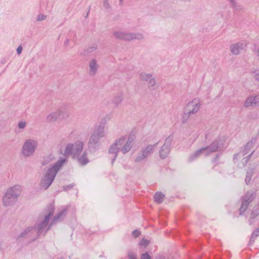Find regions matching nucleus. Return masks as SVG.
I'll return each mask as SVG.
<instances>
[{"label": "nucleus", "instance_id": "dca6fc26", "mask_svg": "<svg viewBox=\"0 0 259 259\" xmlns=\"http://www.w3.org/2000/svg\"><path fill=\"white\" fill-rule=\"evenodd\" d=\"M253 106H259V94L248 96L244 102V107L245 108Z\"/></svg>", "mask_w": 259, "mask_h": 259}, {"label": "nucleus", "instance_id": "9b49d317", "mask_svg": "<svg viewBox=\"0 0 259 259\" xmlns=\"http://www.w3.org/2000/svg\"><path fill=\"white\" fill-rule=\"evenodd\" d=\"M257 138V137L252 138L245 145L243 151L234 155V159H241L243 156L248 153L254 148Z\"/></svg>", "mask_w": 259, "mask_h": 259}, {"label": "nucleus", "instance_id": "c03bdc74", "mask_svg": "<svg viewBox=\"0 0 259 259\" xmlns=\"http://www.w3.org/2000/svg\"><path fill=\"white\" fill-rule=\"evenodd\" d=\"M69 40L68 39H66L65 41H64V45L66 46H67L68 45V44H69Z\"/></svg>", "mask_w": 259, "mask_h": 259}, {"label": "nucleus", "instance_id": "5701e85b", "mask_svg": "<svg viewBox=\"0 0 259 259\" xmlns=\"http://www.w3.org/2000/svg\"><path fill=\"white\" fill-rule=\"evenodd\" d=\"M66 210L65 209L58 212L56 215L53 218L52 222L51 223V225L55 223L58 221L61 220L66 215Z\"/></svg>", "mask_w": 259, "mask_h": 259}, {"label": "nucleus", "instance_id": "ea45409f", "mask_svg": "<svg viewBox=\"0 0 259 259\" xmlns=\"http://www.w3.org/2000/svg\"><path fill=\"white\" fill-rule=\"evenodd\" d=\"M128 258L129 259H137L136 254L133 253H130L128 254Z\"/></svg>", "mask_w": 259, "mask_h": 259}, {"label": "nucleus", "instance_id": "393cba45", "mask_svg": "<svg viewBox=\"0 0 259 259\" xmlns=\"http://www.w3.org/2000/svg\"><path fill=\"white\" fill-rule=\"evenodd\" d=\"M164 195L161 192H158L155 194L154 196V201L158 204L161 203L164 199Z\"/></svg>", "mask_w": 259, "mask_h": 259}, {"label": "nucleus", "instance_id": "473e14b6", "mask_svg": "<svg viewBox=\"0 0 259 259\" xmlns=\"http://www.w3.org/2000/svg\"><path fill=\"white\" fill-rule=\"evenodd\" d=\"M231 7L232 9H233L235 11H240L242 10L241 6L240 5H238L236 1H234V4H230Z\"/></svg>", "mask_w": 259, "mask_h": 259}, {"label": "nucleus", "instance_id": "4c0bfd02", "mask_svg": "<svg viewBox=\"0 0 259 259\" xmlns=\"http://www.w3.org/2000/svg\"><path fill=\"white\" fill-rule=\"evenodd\" d=\"M254 152V150H253L252 151L248 156H247L246 157H245L244 158V159L245 160V163H246L249 161V160L250 159L251 156L252 155Z\"/></svg>", "mask_w": 259, "mask_h": 259}, {"label": "nucleus", "instance_id": "423d86ee", "mask_svg": "<svg viewBox=\"0 0 259 259\" xmlns=\"http://www.w3.org/2000/svg\"><path fill=\"white\" fill-rule=\"evenodd\" d=\"M113 36L116 39L125 41L140 40L144 38V35L142 33L128 32L122 30L113 31Z\"/></svg>", "mask_w": 259, "mask_h": 259}, {"label": "nucleus", "instance_id": "c756f323", "mask_svg": "<svg viewBox=\"0 0 259 259\" xmlns=\"http://www.w3.org/2000/svg\"><path fill=\"white\" fill-rule=\"evenodd\" d=\"M191 115L192 114L191 113H189V111H186L185 110V112L183 113L182 116V122L183 123H186Z\"/></svg>", "mask_w": 259, "mask_h": 259}, {"label": "nucleus", "instance_id": "4be33fe9", "mask_svg": "<svg viewBox=\"0 0 259 259\" xmlns=\"http://www.w3.org/2000/svg\"><path fill=\"white\" fill-rule=\"evenodd\" d=\"M27 125V122L24 120H20L18 123L15 131L18 133H22L24 131Z\"/></svg>", "mask_w": 259, "mask_h": 259}, {"label": "nucleus", "instance_id": "de8ad7c7", "mask_svg": "<svg viewBox=\"0 0 259 259\" xmlns=\"http://www.w3.org/2000/svg\"><path fill=\"white\" fill-rule=\"evenodd\" d=\"M69 188H72V186H70H70H66V187H64V190H66V189H67V188H69Z\"/></svg>", "mask_w": 259, "mask_h": 259}, {"label": "nucleus", "instance_id": "7ed1b4c3", "mask_svg": "<svg viewBox=\"0 0 259 259\" xmlns=\"http://www.w3.org/2000/svg\"><path fill=\"white\" fill-rule=\"evenodd\" d=\"M22 192V187L20 185H15L8 187L5 191L2 198L3 206L11 207L17 202Z\"/></svg>", "mask_w": 259, "mask_h": 259}, {"label": "nucleus", "instance_id": "c85d7f7f", "mask_svg": "<svg viewBox=\"0 0 259 259\" xmlns=\"http://www.w3.org/2000/svg\"><path fill=\"white\" fill-rule=\"evenodd\" d=\"M251 74L254 79L259 82V69L253 68L251 71Z\"/></svg>", "mask_w": 259, "mask_h": 259}, {"label": "nucleus", "instance_id": "2f4dec72", "mask_svg": "<svg viewBox=\"0 0 259 259\" xmlns=\"http://www.w3.org/2000/svg\"><path fill=\"white\" fill-rule=\"evenodd\" d=\"M259 235V228L256 229L252 234L250 241L253 242L255 239Z\"/></svg>", "mask_w": 259, "mask_h": 259}, {"label": "nucleus", "instance_id": "20e7f679", "mask_svg": "<svg viewBox=\"0 0 259 259\" xmlns=\"http://www.w3.org/2000/svg\"><path fill=\"white\" fill-rule=\"evenodd\" d=\"M133 144V140L127 139L124 136L117 139L109 148V153L113 154L112 162L115 160L119 152L123 154L128 152L132 148Z\"/></svg>", "mask_w": 259, "mask_h": 259}, {"label": "nucleus", "instance_id": "b1692460", "mask_svg": "<svg viewBox=\"0 0 259 259\" xmlns=\"http://www.w3.org/2000/svg\"><path fill=\"white\" fill-rule=\"evenodd\" d=\"M55 159V155L53 154H49V155L44 157L43 158L41 163L43 165L47 164L54 161Z\"/></svg>", "mask_w": 259, "mask_h": 259}, {"label": "nucleus", "instance_id": "6ab92c4d", "mask_svg": "<svg viewBox=\"0 0 259 259\" xmlns=\"http://www.w3.org/2000/svg\"><path fill=\"white\" fill-rule=\"evenodd\" d=\"M88 153L86 151H83L82 153L77 154L76 156L73 157L76 159L77 162L81 165H85L89 162V159L87 157Z\"/></svg>", "mask_w": 259, "mask_h": 259}, {"label": "nucleus", "instance_id": "a878e982", "mask_svg": "<svg viewBox=\"0 0 259 259\" xmlns=\"http://www.w3.org/2000/svg\"><path fill=\"white\" fill-rule=\"evenodd\" d=\"M152 75V74L151 73L143 71L139 73V76L140 80L146 82L148 78L150 77Z\"/></svg>", "mask_w": 259, "mask_h": 259}, {"label": "nucleus", "instance_id": "37998d69", "mask_svg": "<svg viewBox=\"0 0 259 259\" xmlns=\"http://www.w3.org/2000/svg\"><path fill=\"white\" fill-rule=\"evenodd\" d=\"M153 75H152L150 77L148 78V79H147V80L146 81V82H147V84L150 81H151V80L152 79V78H153Z\"/></svg>", "mask_w": 259, "mask_h": 259}, {"label": "nucleus", "instance_id": "72a5a7b5", "mask_svg": "<svg viewBox=\"0 0 259 259\" xmlns=\"http://www.w3.org/2000/svg\"><path fill=\"white\" fill-rule=\"evenodd\" d=\"M149 241L144 238L142 239L139 243V245L140 246H143L145 248L146 247L149 245Z\"/></svg>", "mask_w": 259, "mask_h": 259}, {"label": "nucleus", "instance_id": "e433bc0d", "mask_svg": "<svg viewBox=\"0 0 259 259\" xmlns=\"http://www.w3.org/2000/svg\"><path fill=\"white\" fill-rule=\"evenodd\" d=\"M141 259H152V257L147 252H146L142 254Z\"/></svg>", "mask_w": 259, "mask_h": 259}, {"label": "nucleus", "instance_id": "f8f14e48", "mask_svg": "<svg viewBox=\"0 0 259 259\" xmlns=\"http://www.w3.org/2000/svg\"><path fill=\"white\" fill-rule=\"evenodd\" d=\"M201 102L199 99L195 98L186 105L185 110L192 115L197 113L200 109Z\"/></svg>", "mask_w": 259, "mask_h": 259}, {"label": "nucleus", "instance_id": "9d476101", "mask_svg": "<svg viewBox=\"0 0 259 259\" xmlns=\"http://www.w3.org/2000/svg\"><path fill=\"white\" fill-rule=\"evenodd\" d=\"M255 192L247 191L242 198V204L240 208V214L243 213L247 209L249 204L255 198Z\"/></svg>", "mask_w": 259, "mask_h": 259}, {"label": "nucleus", "instance_id": "0eeeda50", "mask_svg": "<svg viewBox=\"0 0 259 259\" xmlns=\"http://www.w3.org/2000/svg\"><path fill=\"white\" fill-rule=\"evenodd\" d=\"M83 143L80 141H77L74 143H69L66 146L64 154L71 155L73 158L76 156L77 154L82 152Z\"/></svg>", "mask_w": 259, "mask_h": 259}, {"label": "nucleus", "instance_id": "a19ab883", "mask_svg": "<svg viewBox=\"0 0 259 259\" xmlns=\"http://www.w3.org/2000/svg\"><path fill=\"white\" fill-rule=\"evenodd\" d=\"M22 51V47L21 46H20L17 49V53H18V54L19 55L21 53Z\"/></svg>", "mask_w": 259, "mask_h": 259}, {"label": "nucleus", "instance_id": "f3484780", "mask_svg": "<svg viewBox=\"0 0 259 259\" xmlns=\"http://www.w3.org/2000/svg\"><path fill=\"white\" fill-rule=\"evenodd\" d=\"M256 167L257 165L255 163L249 164L244 179V182L246 185H249L250 184L252 176L255 172Z\"/></svg>", "mask_w": 259, "mask_h": 259}, {"label": "nucleus", "instance_id": "aec40b11", "mask_svg": "<svg viewBox=\"0 0 259 259\" xmlns=\"http://www.w3.org/2000/svg\"><path fill=\"white\" fill-rule=\"evenodd\" d=\"M259 215V202L255 205L250 213V217L248 220L249 225H252L254 222L255 219L257 216Z\"/></svg>", "mask_w": 259, "mask_h": 259}, {"label": "nucleus", "instance_id": "6e6552de", "mask_svg": "<svg viewBox=\"0 0 259 259\" xmlns=\"http://www.w3.org/2000/svg\"><path fill=\"white\" fill-rule=\"evenodd\" d=\"M106 135L103 126H99L96 127L93 132L89 140L88 144L90 147L94 146L97 145L99 140Z\"/></svg>", "mask_w": 259, "mask_h": 259}, {"label": "nucleus", "instance_id": "a211bd4d", "mask_svg": "<svg viewBox=\"0 0 259 259\" xmlns=\"http://www.w3.org/2000/svg\"><path fill=\"white\" fill-rule=\"evenodd\" d=\"M89 73L91 76L96 74L99 68L98 61L95 59H92L89 62Z\"/></svg>", "mask_w": 259, "mask_h": 259}, {"label": "nucleus", "instance_id": "09e8293b", "mask_svg": "<svg viewBox=\"0 0 259 259\" xmlns=\"http://www.w3.org/2000/svg\"><path fill=\"white\" fill-rule=\"evenodd\" d=\"M121 1H122V0H120Z\"/></svg>", "mask_w": 259, "mask_h": 259}, {"label": "nucleus", "instance_id": "39448f33", "mask_svg": "<svg viewBox=\"0 0 259 259\" xmlns=\"http://www.w3.org/2000/svg\"><path fill=\"white\" fill-rule=\"evenodd\" d=\"M38 147V141L33 138L26 139L22 146L21 154L23 157L28 158L33 156Z\"/></svg>", "mask_w": 259, "mask_h": 259}, {"label": "nucleus", "instance_id": "f03ea898", "mask_svg": "<svg viewBox=\"0 0 259 259\" xmlns=\"http://www.w3.org/2000/svg\"><path fill=\"white\" fill-rule=\"evenodd\" d=\"M66 160V157H61L47 169L41 179L40 186L41 188L46 190L51 186L58 171L65 163Z\"/></svg>", "mask_w": 259, "mask_h": 259}, {"label": "nucleus", "instance_id": "1a4fd4ad", "mask_svg": "<svg viewBox=\"0 0 259 259\" xmlns=\"http://www.w3.org/2000/svg\"><path fill=\"white\" fill-rule=\"evenodd\" d=\"M218 143L217 141L213 142L209 147L201 148L190 156V160H193L201 155L207 156L209 153L216 151L218 149Z\"/></svg>", "mask_w": 259, "mask_h": 259}, {"label": "nucleus", "instance_id": "412c9836", "mask_svg": "<svg viewBox=\"0 0 259 259\" xmlns=\"http://www.w3.org/2000/svg\"><path fill=\"white\" fill-rule=\"evenodd\" d=\"M158 142L154 144L148 145L142 151L145 153L146 156L147 157L150 155L154 151V150L156 148Z\"/></svg>", "mask_w": 259, "mask_h": 259}, {"label": "nucleus", "instance_id": "a18cd8bd", "mask_svg": "<svg viewBox=\"0 0 259 259\" xmlns=\"http://www.w3.org/2000/svg\"><path fill=\"white\" fill-rule=\"evenodd\" d=\"M255 55L259 58V49L256 50Z\"/></svg>", "mask_w": 259, "mask_h": 259}, {"label": "nucleus", "instance_id": "4468645a", "mask_svg": "<svg viewBox=\"0 0 259 259\" xmlns=\"http://www.w3.org/2000/svg\"><path fill=\"white\" fill-rule=\"evenodd\" d=\"M68 116L69 115L68 113L61 109H58L49 113L46 116V120L48 122H53L56 121L60 117H61L62 119H64L65 117H68Z\"/></svg>", "mask_w": 259, "mask_h": 259}, {"label": "nucleus", "instance_id": "c9c22d12", "mask_svg": "<svg viewBox=\"0 0 259 259\" xmlns=\"http://www.w3.org/2000/svg\"><path fill=\"white\" fill-rule=\"evenodd\" d=\"M123 100L122 97L121 96H118L115 97L114 102L116 104L120 103Z\"/></svg>", "mask_w": 259, "mask_h": 259}, {"label": "nucleus", "instance_id": "f257e3e1", "mask_svg": "<svg viewBox=\"0 0 259 259\" xmlns=\"http://www.w3.org/2000/svg\"><path fill=\"white\" fill-rule=\"evenodd\" d=\"M54 211L53 205L48 206L46 212L43 216H40L37 221V225L35 228L28 227L20 234L18 238L24 237L27 236H31L33 234H37V236L44 235L49 230L48 226L50 217Z\"/></svg>", "mask_w": 259, "mask_h": 259}, {"label": "nucleus", "instance_id": "bb28decb", "mask_svg": "<svg viewBox=\"0 0 259 259\" xmlns=\"http://www.w3.org/2000/svg\"><path fill=\"white\" fill-rule=\"evenodd\" d=\"M148 88L152 90H155L157 87V83L156 78L153 77L151 81H150L148 84Z\"/></svg>", "mask_w": 259, "mask_h": 259}, {"label": "nucleus", "instance_id": "49530a36", "mask_svg": "<svg viewBox=\"0 0 259 259\" xmlns=\"http://www.w3.org/2000/svg\"><path fill=\"white\" fill-rule=\"evenodd\" d=\"M234 1L235 0H228V1L229 2L230 4H234Z\"/></svg>", "mask_w": 259, "mask_h": 259}, {"label": "nucleus", "instance_id": "79ce46f5", "mask_svg": "<svg viewBox=\"0 0 259 259\" xmlns=\"http://www.w3.org/2000/svg\"><path fill=\"white\" fill-rule=\"evenodd\" d=\"M104 7L107 8L109 7V4L108 3V1L107 0H105L104 2Z\"/></svg>", "mask_w": 259, "mask_h": 259}, {"label": "nucleus", "instance_id": "58836bf2", "mask_svg": "<svg viewBox=\"0 0 259 259\" xmlns=\"http://www.w3.org/2000/svg\"><path fill=\"white\" fill-rule=\"evenodd\" d=\"M133 235L135 237H137L140 235V232L139 230H136L133 232Z\"/></svg>", "mask_w": 259, "mask_h": 259}, {"label": "nucleus", "instance_id": "ddd939ff", "mask_svg": "<svg viewBox=\"0 0 259 259\" xmlns=\"http://www.w3.org/2000/svg\"><path fill=\"white\" fill-rule=\"evenodd\" d=\"M247 45V42L245 40H242L232 44L230 46V50L233 55H238L244 50Z\"/></svg>", "mask_w": 259, "mask_h": 259}, {"label": "nucleus", "instance_id": "7c9ffc66", "mask_svg": "<svg viewBox=\"0 0 259 259\" xmlns=\"http://www.w3.org/2000/svg\"><path fill=\"white\" fill-rule=\"evenodd\" d=\"M98 48V45L97 44H94L91 45L90 47L87 49V51L89 53H92L97 50Z\"/></svg>", "mask_w": 259, "mask_h": 259}, {"label": "nucleus", "instance_id": "cd10ccee", "mask_svg": "<svg viewBox=\"0 0 259 259\" xmlns=\"http://www.w3.org/2000/svg\"><path fill=\"white\" fill-rule=\"evenodd\" d=\"M146 157H147V156H146L145 153L142 151H141V152H140L136 157L135 161V162H140Z\"/></svg>", "mask_w": 259, "mask_h": 259}, {"label": "nucleus", "instance_id": "f704fd0d", "mask_svg": "<svg viewBox=\"0 0 259 259\" xmlns=\"http://www.w3.org/2000/svg\"><path fill=\"white\" fill-rule=\"evenodd\" d=\"M47 18V16L44 14H40L36 17V20L37 21H41L45 20Z\"/></svg>", "mask_w": 259, "mask_h": 259}, {"label": "nucleus", "instance_id": "2eb2a0df", "mask_svg": "<svg viewBox=\"0 0 259 259\" xmlns=\"http://www.w3.org/2000/svg\"><path fill=\"white\" fill-rule=\"evenodd\" d=\"M171 141L172 138L171 137L167 138L164 144L161 147L159 150V156L161 159H165L169 154Z\"/></svg>", "mask_w": 259, "mask_h": 259}]
</instances>
